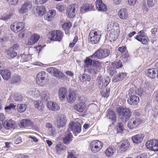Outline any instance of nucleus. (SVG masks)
Returning <instances> with one entry per match:
<instances>
[{
  "label": "nucleus",
  "mask_w": 158,
  "mask_h": 158,
  "mask_svg": "<svg viewBox=\"0 0 158 158\" xmlns=\"http://www.w3.org/2000/svg\"><path fill=\"white\" fill-rule=\"evenodd\" d=\"M118 114L122 118L128 119L131 116V112L130 109L127 108L119 107L117 108Z\"/></svg>",
  "instance_id": "f257e3e1"
},
{
  "label": "nucleus",
  "mask_w": 158,
  "mask_h": 158,
  "mask_svg": "<svg viewBox=\"0 0 158 158\" xmlns=\"http://www.w3.org/2000/svg\"><path fill=\"white\" fill-rule=\"evenodd\" d=\"M101 34L99 31L94 30L90 33L88 37V40L90 43L93 44L97 43L100 39Z\"/></svg>",
  "instance_id": "f03ea898"
},
{
  "label": "nucleus",
  "mask_w": 158,
  "mask_h": 158,
  "mask_svg": "<svg viewBox=\"0 0 158 158\" xmlns=\"http://www.w3.org/2000/svg\"><path fill=\"white\" fill-rule=\"evenodd\" d=\"M108 49L106 48L100 49L92 55L89 56V57L93 59H101L108 56Z\"/></svg>",
  "instance_id": "7ed1b4c3"
},
{
  "label": "nucleus",
  "mask_w": 158,
  "mask_h": 158,
  "mask_svg": "<svg viewBox=\"0 0 158 158\" xmlns=\"http://www.w3.org/2000/svg\"><path fill=\"white\" fill-rule=\"evenodd\" d=\"M68 131H72L75 135L80 133L81 131V126L78 122H70L69 123Z\"/></svg>",
  "instance_id": "20e7f679"
},
{
  "label": "nucleus",
  "mask_w": 158,
  "mask_h": 158,
  "mask_svg": "<svg viewBox=\"0 0 158 158\" xmlns=\"http://www.w3.org/2000/svg\"><path fill=\"white\" fill-rule=\"evenodd\" d=\"M49 35L51 36V40L60 41L63 36V33L60 30H54L49 32Z\"/></svg>",
  "instance_id": "39448f33"
},
{
  "label": "nucleus",
  "mask_w": 158,
  "mask_h": 158,
  "mask_svg": "<svg viewBox=\"0 0 158 158\" xmlns=\"http://www.w3.org/2000/svg\"><path fill=\"white\" fill-rule=\"evenodd\" d=\"M102 147V143L98 140H94L90 143V148L93 153H96L98 152Z\"/></svg>",
  "instance_id": "423d86ee"
},
{
  "label": "nucleus",
  "mask_w": 158,
  "mask_h": 158,
  "mask_svg": "<svg viewBox=\"0 0 158 158\" xmlns=\"http://www.w3.org/2000/svg\"><path fill=\"white\" fill-rule=\"evenodd\" d=\"M25 24L22 22H15L10 26V29L14 33H17L22 30L25 27Z\"/></svg>",
  "instance_id": "0eeeda50"
},
{
  "label": "nucleus",
  "mask_w": 158,
  "mask_h": 158,
  "mask_svg": "<svg viewBox=\"0 0 158 158\" xmlns=\"http://www.w3.org/2000/svg\"><path fill=\"white\" fill-rule=\"evenodd\" d=\"M146 145L147 148L154 151L158 150V140L156 139L148 141L146 143Z\"/></svg>",
  "instance_id": "6e6552de"
},
{
  "label": "nucleus",
  "mask_w": 158,
  "mask_h": 158,
  "mask_svg": "<svg viewBox=\"0 0 158 158\" xmlns=\"http://www.w3.org/2000/svg\"><path fill=\"white\" fill-rule=\"evenodd\" d=\"M123 66L122 61L120 60L112 63V65L109 71V74L113 76L116 73V69L121 68Z\"/></svg>",
  "instance_id": "1a4fd4ad"
},
{
  "label": "nucleus",
  "mask_w": 158,
  "mask_h": 158,
  "mask_svg": "<svg viewBox=\"0 0 158 158\" xmlns=\"http://www.w3.org/2000/svg\"><path fill=\"white\" fill-rule=\"evenodd\" d=\"M76 5L72 4L67 7L66 14L70 18H73L75 15L76 13Z\"/></svg>",
  "instance_id": "9d476101"
},
{
  "label": "nucleus",
  "mask_w": 158,
  "mask_h": 158,
  "mask_svg": "<svg viewBox=\"0 0 158 158\" xmlns=\"http://www.w3.org/2000/svg\"><path fill=\"white\" fill-rule=\"evenodd\" d=\"M138 34H139L135 37V39L143 44H146L148 43L147 40L145 38H143L146 36V34L144 31L141 30L138 32Z\"/></svg>",
  "instance_id": "9b49d317"
},
{
  "label": "nucleus",
  "mask_w": 158,
  "mask_h": 158,
  "mask_svg": "<svg viewBox=\"0 0 158 158\" xmlns=\"http://www.w3.org/2000/svg\"><path fill=\"white\" fill-rule=\"evenodd\" d=\"M133 89H130L129 92V94H131L129 99H128L127 101V102L130 105L137 104L139 101V97L136 96L134 95L133 94L135 93H133L132 92Z\"/></svg>",
  "instance_id": "f8f14e48"
},
{
  "label": "nucleus",
  "mask_w": 158,
  "mask_h": 158,
  "mask_svg": "<svg viewBox=\"0 0 158 158\" xmlns=\"http://www.w3.org/2000/svg\"><path fill=\"white\" fill-rule=\"evenodd\" d=\"M140 119L138 118H133L130 120L128 123V127L130 129L136 128L140 124Z\"/></svg>",
  "instance_id": "ddd939ff"
},
{
  "label": "nucleus",
  "mask_w": 158,
  "mask_h": 158,
  "mask_svg": "<svg viewBox=\"0 0 158 158\" xmlns=\"http://www.w3.org/2000/svg\"><path fill=\"white\" fill-rule=\"evenodd\" d=\"M31 3L30 1H27L24 2L21 6L19 10L20 14H24L27 12L28 10L31 9Z\"/></svg>",
  "instance_id": "4468645a"
},
{
  "label": "nucleus",
  "mask_w": 158,
  "mask_h": 158,
  "mask_svg": "<svg viewBox=\"0 0 158 158\" xmlns=\"http://www.w3.org/2000/svg\"><path fill=\"white\" fill-rule=\"evenodd\" d=\"M96 9L98 11H106L107 8L106 6L102 2V0H97L95 2Z\"/></svg>",
  "instance_id": "2eb2a0df"
},
{
  "label": "nucleus",
  "mask_w": 158,
  "mask_h": 158,
  "mask_svg": "<svg viewBox=\"0 0 158 158\" xmlns=\"http://www.w3.org/2000/svg\"><path fill=\"white\" fill-rule=\"evenodd\" d=\"M100 63L98 61L93 60L91 69H89V73L94 74L97 73L100 67Z\"/></svg>",
  "instance_id": "dca6fc26"
},
{
  "label": "nucleus",
  "mask_w": 158,
  "mask_h": 158,
  "mask_svg": "<svg viewBox=\"0 0 158 158\" xmlns=\"http://www.w3.org/2000/svg\"><path fill=\"white\" fill-rule=\"evenodd\" d=\"M67 89L64 87L59 89L58 95L59 99L61 102L64 101L67 98Z\"/></svg>",
  "instance_id": "f3484780"
},
{
  "label": "nucleus",
  "mask_w": 158,
  "mask_h": 158,
  "mask_svg": "<svg viewBox=\"0 0 158 158\" xmlns=\"http://www.w3.org/2000/svg\"><path fill=\"white\" fill-rule=\"evenodd\" d=\"M20 127L30 128L32 125V123L30 120L22 119L19 123Z\"/></svg>",
  "instance_id": "a211bd4d"
},
{
  "label": "nucleus",
  "mask_w": 158,
  "mask_h": 158,
  "mask_svg": "<svg viewBox=\"0 0 158 158\" xmlns=\"http://www.w3.org/2000/svg\"><path fill=\"white\" fill-rule=\"evenodd\" d=\"M40 38V35L36 33L31 35L30 38L28 40L27 44L31 45L36 43Z\"/></svg>",
  "instance_id": "6ab92c4d"
},
{
  "label": "nucleus",
  "mask_w": 158,
  "mask_h": 158,
  "mask_svg": "<svg viewBox=\"0 0 158 158\" xmlns=\"http://www.w3.org/2000/svg\"><path fill=\"white\" fill-rule=\"evenodd\" d=\"M3 127L6 129L14 128L15 126V123L11 119L5 120L3 124Z\"/></svg>",
  "instance_id": "aec40b11"
},
{
  "label": "nucleus",
  "mask_w": 158,
  "mask_h": 158,
  "mask_svg": "<svg viewBox=\"0 0 158 158\" xmlns=\"http://www.w3.org/2000/svg\"><path fill=\"white\" fill-rule=\"evenodd\" d=\"M147 75L150 77L154 78L158 77V71L156 69H150L146 71Z\"/></svg>",
  "instance_id": "412c9836"
},
{
  "label": "nucleus",
  "mask_w": 158,
  "mask_h": 158,
  "mask_svg": "<svg viewBox=\"0 0 158 158\" xmlns=\"http://www.w3.org/2000/svg\"><path fill=\"white\" fill-rule=\"evenodd\" d=\"M64 136L63 139L64 143L67 144H69L73 138L72 134L68 130L64 133Z\"/></svg>",
  "instance_id": "4be33fe9"
},
{
  "label": "nucleus",
  "mask_w": 158,
  "mask_h": 158,
  "mask_svg": "<svg viewBox=\"0 0 158 158\" xmlns=\"http://www.w3.org/2000/svg\"><path fill=\"white\" fill-rule=\"evenodd\" d=\"M116 120L117 116L115 113L112 110H109V126H113Z\"/></svg>",
  "instance_id": "5701e85b"
},
{
  "label": "nucleus",
  "mask_w": 158,
  "mask_h": 158,
  "mask_svg": "<svg viewBox=\"0 0 158 158\" xmlns=\"http://www.w3.org/2000/svg\"><path fill=\"white\" fill-rule=\"evenodd\" d=\"M66 117L63 114H61L58 118L57 123L58 126L60 127L64 126L66 124Z\"/></svg>",
  "instance_id": "b1692460"
},
{
  "label": "nucleus",
  "mask_w": 158,
  "mask_h": 158,
  "mask_svg": "<svg viewBox=\"0 0 158 158\" xmlns=\"http://www.w3.org/2000/svg\"><path fill=\"white\" fill-rule=\"evenodd\" d=\"M73 107L74 109L77 111L82 112L85 110L86 105L84 102H81L74 105Z\"/></svg>",
  "instance_id": "393cba45"
},
{
  "label": "nucleus",
  "mask_w": 158,
  "mask_h": 158,
  "mask_svg": "<svg viewBox=\"0 0 158 158\" xmlns=\"http://www.w3.org/2000/svg\"><path fill=\"white\" fill-rule=\"evenodd\" d=\"M0 73L3 78L6 81L11 77V72L9 70L5 69L0 70Z\"/></svg>",
  "instance_id": "a878e982"
},
{
  "label": "nucleus",
  "mask_w": 158,
  "mask_h": 158,
  "mask_svg": "<svg viewBox=\"0 0 158 158\" xmlns=\"http://www.w3.org/2000/svg\"><path fill=\"white\" fill-rule=\"evenodd\" d=\"M94 6L92 4H85L80 8L81 12L84 13L86 12L92 10L94 8Z\"/></svg>",
  "instance_id": "bb28decb"
},
{
  "label": "nucleus",
  "mask_w": 158,
  "mask_h": 158,
  "mask_svg": "<svg viewBox=\"0 0 158 158\" xmlns=\"http://www.w3.org/2000/svg\"><path fill=\"white\" fill-rule=\"evenodd\" d=\"M47 106L48 109L52 110H57L60 109V107L58 104L56 102H48Z\"/></svg>",
  "instance_id": "cd10ccee"
},
{
  "label": "nucleus",
  "mask_w": 158,
  "mask_h": 158,
  "mask_svg": "<svg viewBox=\"0 0 158 158\" xmlns=\"http://www.w3.org/2000/svg\"><path fill=\"white\" fill-rule=\"evenodd\" d=\"M144 137V134H140L132 136V139L134 143H138L143 140Z\"/></svg>",
  "instance_id": "c85d7f7f"
},
{
  "label": "nucleus",
  "mask_w": 158,
  "mask_h": 158,
  "mask_svg": "<svg viewBox=\"0 0 158 158\" xmlns=\"http://www.w3.org/2000/svg\"><path fill=\"white\" fill-rule=\"evenodd\" d=\"M121 144L120 146L119 150L122 152H125L129 148L130 143L128 140H124L122 141L121 142Z\"/></svg>",
  "instance_id": "c756f323"
},
{
  "label": "nucleus",
  "mask_w": 158,
  "mask_h": 158,
  "mask_svg": "<svg viewBox=\"0 0 158 158\" xmlns=\"http://www.w3.org/2000/svg\"><path fill=\"white\" fill-rule=\"evenodd\" d=\"M27 93L29 95H31L33 97H39L40 94V91L38 89L34 88L29 89Z\"/></svg>",
  "instance_id": "7c9ffc66"
},
{
  "label": "nucleus",
  "mask_w": 158,
  "mask_h": 158,
  "mask_svg": "<svg viewBox=\"0 0 158 158\" xmlns=\"http://www.w3.org/2000/svg\"><path fill=\"white\" fill-rule=\"evenodd\" d=\"M93 60H91L89 57H86L84 60V68L85 69H87L89 72V69H91V65H92Z\"/></svg>",
  "instance_id": "2f4dec72"
},
{
  "label": "nucleus",
  "mask_w": 158,
  "mask_h": 158,
  "mask_svg": "<svg viewBox=\"0 0 158 158\" xmlns=\"http://www.w3.org/2000/svg\"><path fill=\"white\" fill-rule=\"evenodd\" d=\"M118 15L120 18L123 19H126L128 17V14L127 10L123 8L121 9L118 12Z\"/></svg>",
  "instance_id": "473e14b6"
},
{
  "label": "nucleus",
  "mask_w": 158,
  "mask_h": 158,
  "mask_svg": "<svg viewBox=\"0 0 158 158\" xmlns=\"http://www.w3.org/2000/svg\"><path fill=\"white\" fill-rule=\"evenodd\" d=\"M6 57L9 59L13 58L17 55V53L10 48L6 51Z\"/></svg>",
  "instance_id": "72a5a7b5"
},
{
  "label": "nucleus",
  "mask_w": 158,
  "mask_h": 158,
  "mask_svg": "<svg viewBox=\"0 0 158 158\" xmlns=\"http://www.w3.org/2000/svg\"><path fill=\"white\" fill-rule=\"evenodd\" d=\"M56 13L55 10H49L47 15L44 16V19L48 21L51 20L55 16Z\"/></svg>",
  "instance_id": "f704fd0d"
},
{
  "label": "nucleus",
  "mask_w": 158,
  "mask_h": 158,
  "mask_svg": "<svg viewBox=\"0 0 158 158\" xmlns=\"http://www.w3.org/2000/svg\"><path fill=\"white\" fill-rule=\"evenodd\" d=\"M72 26V25L70 22H65L62 25V27L65 31V34L67 35L69 34V30Z\"/></svg>",
  "instance_id": "c9c22d12"
},
{
  "label": "nucleus",
  "mask_w": 158,
  "mask_h": 158,
  "mask_svg": "<svg viewBox=\"0 0 158 158\" xmlns=\"http://www.w3.org/2000/svg\"><path fill=\"white\" fill-rule=\"evenodd\" d=\"M117 134L123 133L124 131L125 130L124 127L122 123H118L116 126Z\"/></svg>",
  "instance_id": "e433bc0d"
},
{
  "label": "nucleus",
  "mask_w": 158,
  "mask_h": 158,
  "mask_svg": "<svg viewBox=\"0 0 158 158\" xmlns=\"http://www.w3.org/2000/svg\"><path fill=\"white\" fill-rule=\"evenodd\" d=\"M76 98V94L74 92H72L69 93L68 98H67L69 102L73 103L75 101Z\"/></svg>",
  "instance_id": "4c0bfd02"
},
{
  "label": "nucleus",
  "mask_w": 158,
  "mask_h": 158,
  "mask_svg": "<svg viewBox=\"0 0 158 158\" xmlns=\"http://www.w3.org/2000/svg\"><path fill=\"white\" fill-rule=\"evenodd\" d=\"M54 76L57 78H58L62 80H65L67 79V77L65 74L57 69L55 73Z\"/></svg>",
  "instance_id": "58836bf2"
},
{
  "label": "nucleus",
  "mask_w": 158,
  "mask_h": 158,
  "mask_svg": "<svg viewBox=\"0 0 158 158\" xmlns=\"http://www.w3.org/2000/svg\"><path fill=\"white\" fill-rule=\"evenodd\" d=\"M36 10L39 15L42 16L46 11V8L43 5L38 6L36 8Z\"/></svg>",
  "instance_id": "ea45409f"
},
{
  "label": "nucleus",
  "mask_w": 158,
  "mask_h": 158,
  "mask_svg": "<svg viewBox=\"0 0 158 158\" xmlns=\"http://www.w3.org/2000/svg\"><path fill=\"white\" fill-rule=\"evenodd\" d=\"M56 153L59 154L62 151H65L67 148L63 144H58L56 145Z\"/></svg>",
  "instance_id": "a19ab883"
},
{
  "label": "nucleus",
  "mask_w": 158,
  "mask_h": 158,
  "mask_svg": "<svg viewBox=\"0 0 158 158\" xmlns=\"http://www.w3.org/2000/svg\"><path fill=\"white\" fill-rule=\"evenodd\" d=\"M35 107L38 109L39 110H43L44 108L43 103L41 101L38 100L34 102Z\"/></svg>",
  "instance_id": "79ce46f5"
},
{
  "label": "nucleus",
  "mask_w": 158,
  "mask_h": 158,
  "mask_svg": "<svg viewBox=\"0 0 158 158\" xmlns=\"http://www.w3.org/2000/svg\"><path fill=\"white\" fill-rule=\"evenodd\" d=\"M11 80L13 83H19L21 81V77L19 75L15 74L12 77Z\"/></svg>",
  "instance_id": "37998d69"
},
{
  "label": "nucleus",
  "mask_w": 158,
  "mask_h": 158,
  "mask_svg": "<svg viewBox=\"0 0 158 158\" xmlns=\"http://www.w3.org/2000/svg\"><path fill=\"white\" fill-rule=\"evenodd\" d=\"M14 13V11L11 10L8 13L3 15L1 18V19L4 20H6L12 17Z\"/></svg>",
  "instance_id": "c03bdc74"
},
{
  "label": "nucleus",
  "mask_w": 158,
  "mask_h": 158,
  "mask_svg": "<svg viewBox=\"0 0 158 158\" xmlns=\"http://www.w3.org/2000/svg\"><path fill=\"white\" fill-rule=\"evenodd\" d=\"M41 98L43 101H47L49 99V94L47 91H43L41 95Z\"/></svg>",
  "instance_id": "a18cd8bd"
},
{
  "label": "nucleus",
  "mask_w": 158,
  "mask_h": 158,
  "mask_svg": "<svg viewBox=\"0 0 158 158\" xmlns=\"http://www.w3.org/2000/svg\"><path fill=\"white\" fill-rule=\"evenodd\" d=\"M46 73L44 72H41L38 73L36 77V81H39L40 79L42 80H45Z\"/></svg>",
  "instance_id": "49530a36"
},
{
  "label": "nucleus",
  "mask_w": 158,
  "mask_h": 158,
  "mask_svg": "<svg viewBox=\"0 0 158 158\" xmlns=\"http://www.w3.org/2000/svg\"><path fill=\"white\" fill-rule=\"evenodd\" d=\"M17 110L20 113L24 112L27 108L26 105L23 104H20L18 105L17 106Z\"/></svg>",
  "instance_id": "de8ad7c7"
},
{
  "label": "nucleus",
  "mask_w": 158,
  "mask_h": 158,
  "mask_svg": "<svg viewBox=\"0 0 158 158\" xmlns=\"http://www.w3.org/2000/svg\"><path fill=\"white\" fill-rule=\"evenodd\" d=\"M118 51H120L122 55H124V57L126 58L128 56L127 52V50L126 47L123 46L119 47L118 48Z\"/></svg>",
  "instance_id": "09e8293b"
},
{
  "label": "nucleus",
  "mask_w": 158,
  "mask_h": 158,
  "mask_svg": "<svg viewBox=\"0 0 158 158\" xmlns=\"http://www.w3.org/2000/svg\"><path fill=\"white\" fill-rule=\"evenodd\" d=\"M20 61L23 62L28 61L30 58V56L24 54H21L20 55Z\"/></svg>",
  "instance_id": "8fccbe9b"
},
{
  "label": "nucleus",
  "mask_w": 158,
  "mask_h": 158,
  "mask_svg": "<svg viewBox=\"0 0 158 158\" xmlns=\"http://www.w3.org/2000/svg\"><path fill=\"white\" fill-rule=\"evenodd\" d=\"M67 158H77L76 156V152L74 150H70L68 151Z\"/></svg>",
  "instance_id": "3c124183"
},
{
  "label": "nucleus",
  "mask_w": 158,
  "mask_h": 158,
  "mask_svg": "<svg viewBox=\"0 0 158 158\" xmlns=\"http://www.w3.org/2000/svg\"><path fill=\"white\" fill-rule=\"evenodd\" d=\"M81 81L84 82L85 81H89L91 80V77L90 75L86 74H84L82 75L81 79Z\"/></svg>",
  "instance_id": "603ef678"
},
{
  "label": "nucleus",
  "mask_w": 158,
  "mask_h": 158,
  "mask_svg": "<svg viewBox=\"0 0 158 158\" xmlns=\"http://www.w3.org/2000/svg\"><path fill=\"white\" fill-rule=\"evenodd\" d=\"M23 97L19 94H15L14 95V99L15 101H20L23 99Z\"/></svg>",
  "instance_id": "864d4df0"
},
{
  "label": "nucleus",
  "mask_w": 158,
  "mask_h": 158,
  "mask_svg": "<svg viewBox=\"0 0 158 158\" xmlns=\"http://www.w3.org/2000/svg\"><path fill=\"white\" fill-rule=\"evenodd\" d=\"M156 0H147L148 5L149 7H152L155 5Z\"/></svg>",
  "instance_id": "5fc2aeb1"
},
{
  "label": "nucleus",
  "mask_w": 158,
  "mask_h": 158,
  "mask_svg": "<svg viewBox=\"0 0 158 158\" xmlns=\"http://www.w3.org/2000/svg\"><path fill=\"white\" fill-rule=\"evenodd\" d=\"M22 139L20 136L17 135L15 138L14 142L16 144H18L22 142Z\"/></svg>",
  "instance_id": "6e6d98bb"
},
{
  "label": "nucleus",
  "mask_w": 158,
  "mask_h": 158,
  "mask_svg": "<svg viewBox=\"0 0 158 158\" xmlns=\"http://www.w3.org/2000/svg\"><path fill=\"white\" fill-rule=\"evenodd\" d=\"M56 8L60 12H62L65 9V6L64 5L58 4L56 5Z\"/></svg>",
  "instance_id": "4d7b16f0"
},
{
  "label": "nucleus",
  "mask_w": 158,
  "mask_h": 158,
  "mask_svg": "<svg viewBox=\"0 0 158 158\" xmlns=\"http://www.w3.org/2000/svg\"><path fill=\"white\" fill-rule=\"evenodd\" d=\"M57 69H55L53 67H50L47 69V71L48 72L53 73L54 74L56 71Z\"/></svg>",
  "instance_id": "13d9d810"
},
{
  "label": "nucleus",
  "mask_w": 158,
  "mask_h": 158,
  "mask_svg": "<svg viewBox=\"0 0 158 158\" xmlns=\"http://www.w3.org/2000/svg\"><path fill=\"white\" fill-rule=\"evenodd\" d=\"M78 39V38L77 36H75L72 42L70 43L69 47L71 48H73L77 41Z\"/></svg>",
  "instance_id": "bf43d9fd"
},
{
  "label": "nucleus",
  "mask_w": 158,
  "mask_h": 158,
  "mask_svg": "<svg viewBox=\"0 0 158 158\" xmlns=\"http://www.w3.org/2000/svg\"><path fill=\"white\" fill-rule=\"evenodd\" d=\"M15 107H16L15 105L13 103H10V104L9 105L6 106L5 108V110H10L12 109H14V108H15Z\"/></svg>",
  "instance_id": "052dcab7"
},
{
  "label": "nucleus",
  "mask_w": 158,
  "mask_h": 158,
  "mask_svg": "<svg viewBox=\"0 0 158 158\" xmlns=\"http://www.w3.org/2000/svg\"><path fill=\"white\" fill-rule=\"evenodd\" d=\"M116 151L115 149L113 147H109V156L113 155Z\"/></svg>",
  "instance_id": "680f3d73"
},
{
  "label": "nucleus",
  "mask_w": 158,
  "mask_h": 158,
  "mask_svg": "<svg viewBox=\"0 0 158 158\" xmlns=\"http://www.w3.org/2000/svg\"><path fill=\"white\" fill-rule=\"evenodd\" d=\"M36 83L37 84L40 86H43L45 85V80H42L41 79H40L39 81H36Z\"/></svg>",
  "instance_id": "e2e57ef3"
},
{
  "label": "nucleus",
  "mask_w": 158,
  "mask_h": 158,
  "mask_svg": "<svg viewBox=\"0 0 158 158\" xmlns=\"http://www.w3.org/2000/svg\"><path fill=\"white\" fill-rule=\"evenodd\" d=\"M9 2V3L11 5H15L18 2V0H6Z\"/></svg>",
  "instance_id": "0e129e2a"
},
{
  "label": "nucleus",
  "mask_w": 158,
  "mask_h": 158,
  "mask_svg": "<svg viewBox=\"0 0 158 158\" xmlns=\"http://www.w3.org/2000/svg\"><path fill=\"white\" fill-rule=\"evenodd\" d=\"M120 78L118 75H115L113 77L112 81L113 82H116L120 81Z\"/></svg>",
  "instance_id": "69168bd1"
},
{
  "label": "nucleus",
  "mask_w": 158,
  "mask_h": 158,
  "mask_svg": "<svg viewBox=\"0 0 158 158\" xmlns=\"http://www.w3.org/2000/svg\"><path fill=\"white\" fill-rule=\"evenodd\" d=\"M147 154L146 153H143L140 155L136 158H147Z\"/></svg>",
  "instance_id": "338daca9"
},
{
  "label": "nucleus",
  "mask_w": 158,
  "mask_h": 158,
  "mask_svg": "<svg viewBox=\"0 0 158 158\" xmlns=\"http://www.w3.org/2000/svg\"><path fill=\"white\" fill-rule=\"evenodd\" d=\"M19 45L17 44H14L12 47H11L10 48V49L13 50L14 51L15 50H17V49L18 48Z\"/></svg>",
  "instance_id": "774afa93"
}]
</instances>
